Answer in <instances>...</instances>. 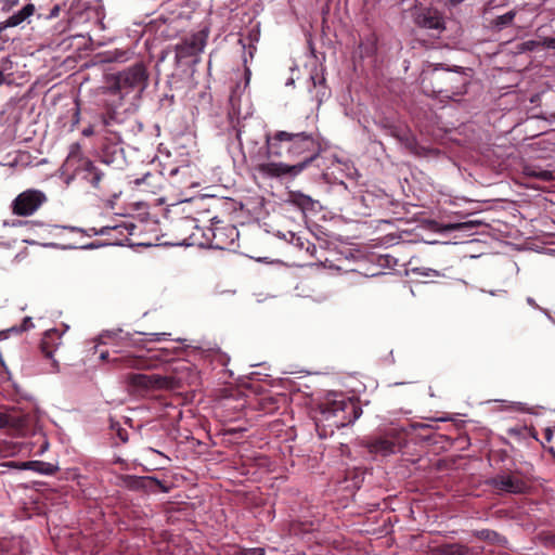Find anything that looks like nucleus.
I'll use <instances>...</instances> for the list:
<instances>
[{"label": "nucleus", "mask_w": 555, "mask_h": 555, "mask_svg": "<svg viewBox=\"0 0 555 555\" xmlns=\"http://www.w3.org/2000/svg\"><path fill=\"white\" fill-rule=\"evenodd\" d=\"M268 157L287 156L297 163L269 162L258 165L257 170L267 178L296 177L313 162L321 152V145L310 133L276 131L266 135Z\"/></svg>", "instance_id": "nucleus-1"}, {"label": "nucleus", "mask_w": 555, "mask_h": 555, "mask_svg": "<svg viewBox=\"0 0 555 555\" xmlns=\"http://www.w3.org/2000/svg\"><path fill=\"white\" fill-rule=\"evenodd\" d=\"M362 414L358 401L343 393H330L320 404L315 426L321 438L334 434L335 429L353 424Z\"/></svg>", "instance_id": "nucleus-2"}, {"label": "nucleus", "mask_w": 555, "mask_h": 555, "mask_svg": "<svg viewBox=\"0 0 555 555\" xmlns=\"http://www.w3.org/2000/svg\"><path fill=\"white\" fill-rule=\"evenodd\" d=\"M421 85L427 95L454 99L466 92L467 79L463 74L435 67L422 74Z\"/></svg>", "instance_id": "nucleus-3"}, {"label": "nucleus", "mask_w": 555, "mask_h": 555, "mask_svg": "<svg viewBox=\"0 0 555 555\" xmlns=\"http://www.w3.org/2000/svg\"><path fill=\"white\" fill-rule=\"evenodd\" d=\"M48 197L44 192L37 189H28L20 193L11 203L12 214L20 217L34 215Z\"/></svg>", "instance_id": "nucleus-4"}, {"label": "nucleus", "mask_w": 555, "mask_h": 555, "mask_svg": "<svg viewBox=\"0 0 555 555\" xmlns=\"http://www.w3.org/2000/svg\"><path fill=\"white\" fill-rule=\"evenodd\" d=\"M81 179L86 181L93 193L99 197L116 196L111 189V181L106 175L90 160H85L81 166Z\"/></svg>", "instance_id": "nucleus-5"}, {"label": "nucleus", "mask_w": 555, "mask_h": 555, "mask_svg": "<svg viewBox=\"0 0 555 555\" xmlns=\"http://www.w3.org/2000/svg\"><path fill=\"white\" fill-rule=\"evenodd\" d=\"M147 73L142 63H137L133 66L118 73L116 76L115 86L119 91L138 89L143 91L147 86Z\"/></svg>", "instance_id": "nucleus-6"}, {"label": "nucleus", "mask_w": 555, "mask_h": 555, "mask_svg": "<svg viewBox=\"0 0 555 555\" xmlns=\"http://www.w3.org/2000/svg\"><path fill=\"white\" fill-rule=\"evenodd\" d=\"M125 383L133 390H154L171 387V378L153 374L130 373L125 375Z\"/></svg>", "instance_id": "nucleus-7"}, {"label": "nucleus", "mask_w": 555, "mask_h": 555, "mask_svg": "<svg viewBox=\"0 0 555 555\" xmlns=\"http://www.w3.org/2000/svg\"><path fill=\"white\" fill-rule=\"evenodd\" d=\"M411 15L414 23L422 28L438 31L446 28L441 13L435 8L423 5L421 2L415 3Z\"/></svg>", "instance_id": "nucleus-8"}, {"label": "nucleus", "mask_w": 555, "mask_h": 555, "mask_svg": "<svg viewBox=\"0 0 555 555\" xmlns=\"http://www.w3.org/2000/svg\"><path fill=\"white\" fill-rule=\"evenodd\" d=\"M168 357L169 352L167 350H159L151 357L128 354L114 359V362H119L121 366L128 369L153 370L157 367L158 362L167 361Z\"/></svg>", "instance_id": "nucleus-9"}, {"label": "nucleus", "mask_w": 555, "mask_h": 555, "mask_svg": "<svg viewBox=\"0 0 555 555\" xmlns=\"http://www.w3.org/2000/svg\"><path fill=\"white\" fill-rule=\"evenodd\" d=\"M489 483L499 492L520 494L528 489L527 482L514 474H500L493 477Z\"/></svg>", "instance_id": "nucleus-10"}, {"label": "nucleus", "mask_w": 555, "mask_h": 555, "mask_svg": "<svg viewBox=\"0 0 555 555\" xmlns=\"http://www.w3.org/2000/svg\"><path fill=\"white\" fill-rule=\"evenodd\" d=\"M207 35L204 33H196L185 38L181 43L176 47V54L179 59H186L190 56L198 55L203 52L206 46Z\"/></svg>", "instance_id": "nucleus-11"}, {"label": "nucleus", "mask_w": 555, "mask_h": 555, "mask_svg": "<svg viewBox=\"0 0 555 555\" xmlns=\"http://www.w3.org/2000/svg\"><path fill=\"white\" fill-rule=\"evenodd\" d=\"M363 446L371 454L388 456L396 453L397 444L387 438L378 437L363 442Z\"/></svg>", "instance_id": "nucleus-12"}, {"label": "nucleus", "mask_w": 555, "mask_h": 555, "mask_svg": "<svg viewBox=\"0 0 555 555\" xmlns=\"http://www.w3.org/2000/svg\"><path fill=\"white\" fill-rule=\"evenodd\" d=\"M3 466L18 469H30L42 475H53L57 470V467L53 464L42 461H29L22 463L7 462L3 464Z\"/></svg>", "instance_id": "nucleus-13"}, {"label": "nucleus", "mask_w": 555, "mask_h": 555, "mask_svg": "<svg viewBox=\"0 0 555 555\" xmlns=\"http://www.w3.org/2000/svg\"><path fill=\"white\" fill-rule=\"evenodd\" d=\"M61 345V335L57 330H50L47 331L41 339L40 343V349L42 353L49 358L52 359L53 353L57 349V347Z\"/></svg>", "instance_id": "nucleus-14"}, {"label": "nucleus", "mask_w": 555, "mask_h": 555, "mask_svg": "<svg viewBox=\"0 0 555 555\" xmlns=\"http://www.w3.org/2000/svg\"><path fill=\"white\" fill-rule=\"evenodd\" d=\"M35 11H36L35 4L27 3L18 12H16V13L12 14L11 16H9L4 21L5 25L9 28L17 27V26L22 25L25 21H27L30 16H33Z\"/></svg>", "instance_id": "nucleus-15"}, {"label": "nucleus", "mask_w": 555, "mask_h": 555, "mask_svg": "<svg viewBox=\"0 0 555 555\" xmlns=\"http://www.w3.org/2000/svg\"><path fill=\"white\" fill-rule=\"evenodd\" d=\"M434 555H467L468 547L459 543L442 544L433 548Z\"/></svg>", "instance_id": "nucleus-16"}, {"label": "nucleus", "mask_w": 555, "mask_h": 555, "mask_svg": "<svg viewBox=\"0 0 555 555\" xmlns=\"http://www.w3.org/2000/svg\"><path fill=\"white\" fill-rule=\"evenodd\" d=\"M289 202L300 208L302 211L314 210L315 201L309 195L301 192H292L289 194Z\"/></svg>", "instance_id": "nucleus-17"}, {"label": "nucleus", "mask_w": 555, "mask_h": 555, "mask_svg": "<svg viewBox=\"0 0 555 555\" xmlns=\"http://www.w3.org/2000/svg\"><path fill=\"white\" fill-rule=\"evenodd\" d=\"M291 243L299 250H305L307 254L311 256H313L314 253L317 251V247L314 244L307 240H304L300 236L295 235L294 233L292 234Z\"/></svg>", "instance_id": "nucleus-18"}, {"label": "nucleus", "mask_w": 555, "mask_h": 555, "mask_svg": "<svg viewBox=\"0 0 555 555\" xmlns=\"http://www.w3.org/2000/svg\"><path fill=\"white\" fill-rule=\"evenodd\" d=\"M10 429L13 434L20 435L27 425V420L25 416L13 414L11 415L10 420Z\"/></svg>", "instance_id": "nucleus-19"}, {"label": "nucleus", "mask_w": 555, "mask_h": 555, "mask_svg": "<svg viewBox=\"0 0 555 555\" xmlns=\"http://www.w3.org/2000/svg\"><path fill=\"white\" fill-rule=\"evenodd\" d=\"M515 16H516V11H514V10L508 11L507 13H505L503 15L496 16L493 20V25L495 27H498L499 29H502L505 26L511 25L513 20L515 18Z\"/></svg>", "instance_id": "nucleus-20"}, {"label": "nucleus", "mask_w": 555, "mask_h": 555, "mask_svg": "<svg viewBox=\"0 0 555 555\" xmlns=\"http://www.w3.org/2000/svg\"><path fill=\"white\" fill-rule=\"evenodd\" d=\"M138 482H140L142 487H152V485H155L162 492L165 493L169 491V488L166 485L153 476L141 477Z\"/></svg>", "instance_id": "nucleus-21"}, {"label": "nucleus", "mask_w": 555, "mask_h": 555, "mask_svg": "<svg viewBox=\"0 0 555 555\" xmlns=\"http://www.w3.org/2000/svg\"><path fill=\"white\" fill-rule=\"evenodd\" d=\"M311 80L313 81V87L314 88L319 87V89H320L317 92V98H318V101L321 103L323 98L326 96V89L324 86L325 78L322 75H315V76H311Z\"/></svg>", "instance_id": "nucleus-22"}, {"label": "nucleus", "mask_w": 555, "mask_h": 555, "mask_svg": "<svg viewBox=\"0 0 555 555\" xmlns=\"http://www.w3.org/2000/svg\"><path fill=\"white\" fill-rule=\"evenodd\" d=\"M526 173L530 177H535L543 181H548L553 177L552 172L548 170H535L531 168H526Z\"/></svg>", "instance_id": "nucleus-23"}, {"label": "nucleus", "mask_w": 555, "mask_h": 555, "mask_svg": "<svg viewBox=\"0 0 555 555\" xmlns=\"http://www.w3.org/2000/svg\"><path fill=\"white\" fill-rule=\"evenodd\" d=\"M160 180V177L159 176H154V175H151V173H146L143 178L141 179H137L135 180V184L137 185H146V186H154L155 185V182L159 181Z\"/></svg>", "instance_id": "nucleus-24"}, {"label": "nucleus", "mask_w": 555, "mask_h": 555, "mask_svg": "<svg viewBox=\"0 0 555 555\" xmlns=\"http://www.w3.org/2000/svg\"><path fill=\"white\" fill-rule=\"evenodd\" d=\"M12 413L0 412V428H9Z\"/></svg>", "instance_id": "nucleus-25"}, {"label": "nucleus", "mask_w": 555, "mask_h": 555, "mask_svg": "<svg viewBox=\"0 0 555 555\" xmlns=\"http://www.w3.org/2000/svg\"><path fill=\"white\" fill-rule=\"evenodd\" d=\"M240 555H264V550L261 547L249 548L241 552Z\"/></svg>", "instance_id": "nucleus-26"}, {"label": "nucleus", "mask_w": 555, "mask_h": 555, "mask_svg": "<svg viewBox=\"0 0 555 555\" xmlns=\"http://www.w3.org/2000/svg\"><path fill=\"white\" fill-rule=\"evenodd\" d=\"M31 327H34V323L31 321V318L30 317H26V318H24L22 326H21V328L18 331H27V330H29Z\"/></svg>", "instance_id": "nucleus-27"}, {"label": "nucleus", "mask_w": 555, "mask_h": 555, "mask_svg": "<svg viewBox=\"0 0 555 555\" xmlns=\"http://www.w3.org/2000/svg\"><path fill=\"white\" fill-rule=\"evenodd\" d=\"M165 335H166L165 333H152V334H150V336H151L150 340L151 341H159L164 338Z\"/></svg>", "instance_id": "nucleus-28"}, {"label": "nucleus", "mask_w": 555, "mask_h": 555, "mask_svg": "<svg viewBox=\"0 0 555 555\" xmlns=\"http://www.w3.org/2000/svg\"><path fill=\"white\" fill-rule=\"evenodd\" d=\"M543 44L546 48L555 49V38H545L544 41H543Z\"/></svg>", "instance_id": "nucleus-29"}, {"label": "nucleus", "mask_w": 555, "mask_h": 555, "mask_svg": "<svg viewBox=\"0 0 555 555\" xmlns=\"http://www.w3.org/2000/svg\"><path fill=\"white\" fill-rule=\"evenodd\" d=\"M59 13H60V7H59V5H54V7L51 9V11H50L49 17H50V18L57 17V16H59Z\"/></svg>", "instance_id": "nucleus-30"}, {"label": "nucleus", "mask_w": 555, "mask_h": 555, "mask_svg": "<svg viewBox=\"0 0 555 555\" xmlns=\"http://www.w3.org/2000/svg\"><path fill=\"white\" fill-rule=\"evenodd\" d=\"M79 115H80V109L78 106H76L75 112H74V125L79 122Z\"/></svg>", "instance_id": "nucleus-31"}, {"label": "nucleus", "mask_w": 555, "mask_h": 555, "mask_svg": "<svg viewBox=\"0 0 555 555\" xmlns=\"http://www.w3.org/2000/svg\"><path fill=\"white\" fill-rule=\"evenodd\" d=\"M7 28H9V27L5 25V22L4 21L0 22V39L2 38L3 30H5Z\"/></svg>", "instance_id": "nucleus-32"}, {"label": "nucleus", "mask_w": 555, "mask_h": 555, "mask_svg": "<svg viewBox=\"0 0 555 555\" xmlns=\"http://www.w3.org/2000/svg\"><path fill=\"white\" fill-rule=\"evenodd\" d=\"M82 134L89 137L93 134V129L91 127L83 129Z\"/></svg>", "instance_id": "nucleus-33"}, {"label": "nucleus", "mask_w": 555, "mask_h": 555, "mask_svg": "<svg viewBox=\"0 0 555 555\" xmlns=\"http://www.w3.org/2000/svg\"><path fill=\"white\" fill-rule=\"evenodd\" d=\"M464 0H449L450 4L452 5H456V4H460L462 3Z\"/></svg>", "instance_id": "nucleus-34"}, {"label": "nucleus", "mask_w": 555, "mask_h": 555, "mask_svg": "<svg viewBox=\"0 0 555 555\" xmlns=\"http://www.w3.org/2000/svg\"><path fill=\"white\" fill-rule=\"evenodd\" d=\"M4 81V74H3V70L0 68V86L3 83Z\"/></svg>", "instance_id": "nucleus-35"}, {"label": "nucleus", "mask_w": 555, "mask_h": 555, "mask_svg": "<svg viewBox=\"0 0 555 555\" xmlns=\"http://www.w3.org/2000/svg\"><path fill=\"white\" fill-rule=\"evenodd\" d=\"M107 358H108V353L107 352H102L100 354V359H102V360H106Z\"/></svg>", "instance_id": "nucleus-36"}, {"label": "nucleus", "mask_w": 555, "mask_h": 555, "mask_svg": "<svg viewBox=\"0 0 555 555\" xmlns=\"http://www.w3.org/2000/svg\"><path fill=\"white\" fill-rule=\"evenodd\" d=\"M545 435H546L547 440H550L551 436H552V431L550 429H546Z\"/></svg>", "instance_id": "nucleus-37"}, {"label": "nucleus", "mask_w": 555, "mask_h": 555, "mask_svg": "<svg viewBox=\"0 0 555 555\" xmlns=\"http://www.w3.org/2000/svg\"><path fill=\"white\" fill-rule=\"evenodd\" d=\"M236 139L238 140V142L241 143V131L238 130L237 133H236Z\"/></svg>", "instance_id": "nucleus-38"}, {"label": "nucleus", "mask_w": 555, "mask_h": 555, "mask_svg": "<svg viewBox=\"0 0 555 555\" xmlns=\"http://www.w3.org/2000/svg\"><path fill=\"white\" fill-rule=\"evenodd\" d=\"M53 367H54L55 370H57V367H59L57 362H56L55 360H53Z\"/></svg>", "instance_id": "nucleus-39"}, {"label": "nucleus", "mask_w": 555, "mask_h": 555, "mask_svg": "<svg viewBox=\"0 0 555 555\" xmlns=\"http://www.w3.org/2000/svg\"><path fill=\"white\" fill-rule=\"evenodd\" d=\"M152 452H155V453H158V454H162L159 451L155 450V449H150Z\"/></svg>", "instance_id": "nucleus-40"}, {"label": "nucleus", "mask_w": 555, "mask_h": 555, "mask_svg": "<svg viewBox=\"0 0 555 555\" xmlns=\"http://www.w3.org/2000/svg\"><path fill=\"white\" fill-rule=\"evenodd\" d=\"M429 271H430V272H433L435 276H437V275H438V272H437V271H435V270H429Z\"/></svg>", "instance_id": "nucleus-41"}]
</instances>
